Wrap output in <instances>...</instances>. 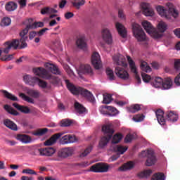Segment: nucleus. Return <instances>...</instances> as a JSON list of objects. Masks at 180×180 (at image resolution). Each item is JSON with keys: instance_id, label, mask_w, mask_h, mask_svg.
Returning a JSON list of instances; mask_svg holds the SVG:
<instances>
[{"instance_id": "obj_6", "label": "nucleus", "mask_w": 180, "mask_h": 180, "mask_svg": "<svg viewBox=\"0 0 180 180\" xmlns=\"http://www.w3.org/2000/svg\"><path fill=\"white\" fill-rule=\"evenodd\" d=\"M102 131L104 133V136L101 139L99 146L101 147V148H103V147H105V146H106L109 141H110L112 137H113L115 130L110 125H104L102 127Z\"/></svg>"}, {"instance_id": "obj_31", "label": "nucleus", "mask_w": 180, "mask_h": 180, "mask_svg": "<svg viewBox=\"0 0 180 180\" xmlns=\"http://www.w3.org/2000/svg\"><path fill=\"white\" fill-rule=\"evenodd\" d=\"M46 67L48 68L49 71L52 72V74H55L56 75H60L61 72L60 71V69L55 65H53L51 63H46Z\"/></svg>"}, {"instance_id": "obj_64", "label": "nucleus", "mask_w": 180, "mask_h": 180, "mask_svg": "<svg viewBox=\"0 0 180 180\" xmlns=\"http://www.w3.org/2000/svg\"><path fill=\"white\" fill-rule=\"evenodd\" d=\"M65 18L68 20L71 19V18H74V13L67 12L66 13H65Z\"/></svg>"}, {"instance_id": "obj_47", "label": "nucleus", "mask_w": 180, "mask_h": 180, "mask_svg": "<svg viewBox=\"0 0 180 180\" xmlns=\"http://www.w3.org/2000/svg\"><path fill=\"white\" fill-rule=\"evenodd\" d=\"M20 98L24 99L26 102H28L29 103H34V100L32 98H30L29 96H26L25 94L21 93L20 94Z\"/></svg>"}, {"instance_id": "obj_5", "label": "nucleus", "mask_w": 180, "mask_h": 180, "mask_svg": "<svg viewBox=\"0 0 180 180\" xmlns=\"http://www.w3.org/2000/svg\"><path fill=\"white\" fill-rule=\"evenodd\" d=\"M33 72L38 77L49 79L51 84L53 85H58L60 84V78L49 74V72L44 68H35L33 69Z\"/></svg>"}, {"instance_id": "obj_56", "label": "nucleus", "mask_w": 180, "mask_h": 180, "mask_svg": "<svg viewBox=\"0 0 180 180\" xmlns=\"http://www.w3.org/2000/svg\"><path fill=\"white\" fill-rule=\"evenodd\" d=\"M141 77L143 82H150L151 81V76L146 73H141Z\"/></svg>"}, {"instance_id": "obj_54", "label": "nucleus", "mask_w": 180, "mask_h": 180, "mask_svg": "<svg viewBox=\"0 0 180 180\" xmlns=\"http://www.w3.org/2000/svg\"><path fill=\"white\" fill-rule=\"evenodd\" d=\"M22 174H27L28 175H37V173L32 169H22Z\"/></svg>"}, {"instance_id": "obj_46", "label": "nucleus", "mask_w": 180, "mask_h": 180, "mask_svg": "<svg viewBox=\"0 0 180 180\" xmlns=\"http://www.w3.org/2000/svg\"><path fill=\"white\" fill-rule=\"evenodd\" d=\"M37 84H38L39 86H40V88H42V89H46V88L47 89H50L51 88V86L47 85V82L40 79L39 78Z\"/></svg>"}, {"instance_id": "obj_14", "label": "nucleus", "mask_w": 180, "mask_h": 180, "mask_svg": "<svg viewBox=\"0 0 180 180\" xmlns=\"http://www.w3.org/2000/svg\"><path fill=\"white\" fill-rule=\"evenodd\" d=\"M91 63L96 70H99L102 67V61L99 53L94 52L91 56Z\"/></svg>"}, {"instance_id": "obj_37", "label": "nucleus", "mask_w": 180, "mask_h": 180, "mask_svg": "<svg viewBox=\"0 0 180 180\" xmlns=\"http://www.w3.org/2000/svg\"><path fill=\"white\" fill-rule=\"evenodd\" d=\"M76 44L79 49H85L86 47V41H85V37H82L77 39L76 41Z\"/></svg>"}, {"instance_id": "obj_30", "label": "nucleus", "mask_w": 180, "mask_h": 180, "mask_svg": "<svg viewBox=\"0 0 180 180\" xmlns=\"http://www.w3.org/2000/svg\"><path fill=\"white\" fill-rule=\"evenodd\" d=\"M173 84L174 82H172L171 77H166L163 79L162 86L164 89H170V88H172Z\"/></svg>"}, {"instance_id": "obj_8", "label": "nucleus", "mask_w": 180, "mask_h": 180, "mask_svg": "<svg viewBox=\"0 0 180 180\" xmlns=\"http://www.w3.org/2000/svg\"><path fill=\"white\" fill-rule=\"evenodd\" d=\"M140 157L144 158L147 157L146 165L147 167H151L154 165L155 162H157V158L154 155V151L151 150H148L147 151L143 150L141 154Z\"/></svg>"}, {"instance_id": "obj_7", "label": "nucleus", "mask_w": 180, "mask_h": 180, "mask_svg": "<svg viewBox=\"0 0 180 180\" xmlns=\"http://www.w3.org/2000/svg\"><path fill=\"white\" fill-rule=\"evenodd\" d=\"M5 48L3 49H0V56L2 55V53L4 54H9V51L11 49L18 50V49H20V42L19 39H14L11 41H8L4 43Z\"/></svg>"}, {"instance_id": "obj_59", "label": "nucleus", "mask_w": 180, "mask_h": 180, "mask_svg": "<svg viewBox=\"0 0 180 180\" xmlns=\"http://www.w3.org/2000/svg\"><path fill=\"white\" fill-rule=\"evenodd\" d=\"M13 58V54H10L5 56H1V61H11Z\"/></svg>"}, {"instance_id": "obj_17", "label": "nucleus", "mask_w": 180, "mask_h": 180, "mask_svg": "<svg viewBox=\"0 0 180 180\" xmlns=\"http://www.w3.org/2000/svg\"><path fill=\"white\" fill-rule=\"evenodd\" d=\"M141 8L143 13L145 16H154V9L151 8V5L148 3H142Z\"/></svg>"}, {"instance_id": "obj_15", "label": "nucleus", "mask_w": 180, "mask_h": 180, "mask_svg": "<svg viewBox=\"0 0 180 180\" xmlns=\"http://www.w3.org/2000/svg\"><path fill=\"white\" fill-rule=\"evenodd\" d=\"M38 153H39L40 155L51 157V155L56 153V148L53 147L41 148L38 149Z\"/></svg>"}, {"instance_id": "obj_27", "label": "nucleus", "mask_w": 180, "mask_h": 180, "mask_svg": "<svg viewBox=\"0 0 180 180\" xmlns=\"http://www.w3.org/2000/svg\"><path fill=\"white\" fill-rule=\"evenodd\" d=\"M13 106H14L17 110H19L22 113H25V115L30 113V108L27 106L20 105L18 103H13Z\"/></svg>"}, {"instance_id": "obj_34", "label": "nucleus", "mask_w": 180, "mask_h": 180, "mask_svg": "<svg viewBox=\"0 0 180 180\" xmlns=\"http://www.w3.org/2000/svg\"><path fill=\"white\" fill-rule=\"evenodd\" d=\"M5 8L8 12H13L18 8V4L14 1H9L6 4Z\"/></svg>"}, {"instance_id": "obj_11", "label": "nucleus", "mask_w": 180, "mask_h": 180, "mask_svg": "<svg viewBox=\"0 0 180 180\" xmlns=\"http://www.w3.org/2000/svg\"><path fill=\"white\" fill-rule=\"evenodd\" d=\"M127 61L129 65V68L134 74H135V78L137 81V84L140 85L141 84V78H140V76L137 74V68H136V63H134V60L131 59V57L127 56Z\"/></svg>"}, {"instance_id": "obj_44", "label": "nucleus", "mask_w": 180, "mask_h": 180, "mask_svg": "<svg viewBox=\"0 0 180 180\" xmlns=\"http://www.w3.org/2000/svg\"><path fill=\"white\" fill-rule=\"evenodd\" d=\"M106 74L110 81H115V79H116V77H115V73H113V70H112V69H110V68H108L106 69Z\"/></svg>"}, {"instance_id": "obj_13", "label": "nucleus", "mask_w": 180, "mask_h": 180, "mask_svg": "<svg viewBox=\"0 0 180 180\" xmlns=\"http://www.w3.org/2000/svg\"><path fill=\"white\" fill-rule=\"evenodd\" d=\"M115 74L118 78L123 79V81H127L130 77L129 72H127L123 68L120 67L115 68Z\"/></svg>"}, {"instance_id": "obj_48", "label": "nucleus", "mask_w": 180, "mask_h": 180, "mask_svg": "<svg viewBox=\"0 0 180 180\" xmlns=\"http://www.w3.org/2000/svg\"><path fill=\"white\" fill-rule=\"evenodd\" d=\"M152 180H165L163 173H156L152 176Z\"/></svg>"}, {"instance_id": "obj_21", "label": "nucleus", "mask_w": 180, "mask_h": 180, "mask_svg": "<svg viewBox=\"0 0 180 180\" xmlns=\"http://www.w3.org/2000/svg\"><path fill=\"white\" fill-rule=\"evenodd\" d=\"M63 134H64L63 132L55 134L49 139L44 142V146H53V144H55V143L57 142V140H58V139H60Z\"/></svg>"}, {"instance_id": "obj_63", "label": "nucleus", "mask_w": 180, "mask_h": 180, "mask_svg": "<svg viewBox=\"0 0 180 180\" xmlns=\"http://www.w3.org/2000/svg\"><path fill=\"white\" fill-rule=\"evenodd\" d=\"M65 70L67 74H68V75H70V77L71 75H74V72L72 71V70H71V68H70V66L68 65L65 66Z\"/></svg>"}, {"instance_id": "obj_40", "label": "nucleus", "mask_w": 180, "mask_h": 180, "mask_svg": "<svg viewBox=\"0 0 180 180\" xmlns=\"http://www.w3.org/2000/svg\"><path fill=\"white\" fill-rule=\"evenodd\" d=\"M4 109L8 112V113H10L11 115H13L14 116H18L19 112L16 111V110L13 109L11 105L6 104L4 105Z\"/></svg>"}, {"instance_id": "obj_60", "label": "nucleus", "mask_w": 180, "mask_h": 180, "mask_svg": "<svg viewBox=\"0 0 180 180\" xmlns=\"http://www.w3.org/2000/svg\"><path fill=\"white\" fill-rule=\"evenodd\" d=\"M108 105L102 106L100 108V112L102 115H108Z\"/></svg>"}, {"instance_id": "obj_55", "label": "nucleus", "mask_w": 180, "mask_h": 180, "mask_svg": "<svg viewBox=\"0 0 180 180\" xmlns=\"http://www.w3.org/2000/svg\"><path fill=\"white\" fill-rule=\"evenodd\" d=\"M92 151V146H89L80 155V157H86Z\"/></svg>"}, {"instance_id": "obj_52", "label": "nucleus", "mask_w": 180, "mask_h": 180, "mask_svg": "<svg viewBox=\"0 0 180 180\" xmlns=\"http://www.w3.org/2000/svg\"><path fill=\"white\" fill-rule=\"evenodd\" d=\"M72 122L70 120H62L60 122L61 127H68V126H71Z\"/></svg>"}, {"instance_id": "obj_58", "label": "nucleus", "mask_w": 180, "mask_h": 180, "mask_svg": "<svg viewBox=\"0 0 180 180\" xmlns=\"http://www.w3.org/2000/svg\"><path fill=\"white\" fill-rule=\"evenodd\" d=\"M134 139V135L128 134L124 138V143H130Z\"/></svg>"}, {"instance_id": "obj_36", "label": "nucleus", "mask_w": 180, "mask_h": 180, "mask_svg": "<svg viewBox=\"0 0 180 180\" xmlns=\"http://www.w3.org/2000/svg\"><path fill=\"white\" fill-rule=\"evenodd\" d=\"M127 147H124L122 145H116L112 146V150L118 154H124L127 151Z\"/></svg>"}, {"instance_id": "obj_20", "label": "nucleus", "mask_w": 180, "mask_h": 180, "mask_svg": "<svg viewBox=\"0 0 180 180\" xmlns=\"http://www.w3.org/2000/svg\"><path fill=\"white\" fill-rule=\"evenodd\" d=\"M79 71L82 74H84V75H89V77L94 75V70L89 65H81Z\"/></svg>"}, {"instance_id": "obj_51", "label": "nucleus", "mask_w": 180, "mask_h": 180, "mask_svg": "<svg viewBox=\"0 0 180 180\" xmlns=\"http://www.w3.org/2000/svg\"><path fill=\"white\" fill-rule=\"evenodd\" d=\"M112 101H113V98H112V96L110 94H106L103 96V103L105 105L110 103Z\"/></svg>"}, {"instance_id": "obj_3", "label": "nucleus", "mask_w": 180, "mask_h": 180, "mask_svg": "<svg viewBox=\"0 0 180 180\" xmlns=\"http://www.w3.org/2000/svg\"><path fill=\"white\" fill-rule=\"evenodd\" d=\"M142 26L148 34L151 35L154 39H160L162 37V33L167 30V24L164 22H159L158 25V30L153 27L151 22L148 21L142 22Z\"/></svg>"}, {"instance_id": "obj_32", "label": "nucleus", "mask_w": 180, "mask_h": 180, "mask_svg": "<svg viewBox=\"0 0 180 180\" xmlns=\"http://www.w3.org/2000/svg\"><path fill=\"white\" fill-rule=\"evenodd\" d=\"M47 131H49V129L47 128H39L35 131L32 132L33 136H36L37 137H41V136H44L46 134Z\"/></svg>"}, {"instance_id": "obj_29", "label": "nucleus", "mask_w": 180, "mask_h": 180, "mask_svg": "<svg viewBox=\"0 0 180 180\" xmlns=\"http://www.w3.org/2000/svg\"><path fill=\"white\" fill-rule=\"evenodd\" d=\"M4 124L6 127L11 129V130H13L14 131H18V125L15 124L13 121L9 119H6L4 121Z\"/></svg>"}, {"instance_id": "obj_38", "label": "nucleus", "mask_w": 180, "mask_h": 180, "mask_svg": "<svg viewBox=\"0 0 180 180\" xmlns=\"http://www.w3.org/2000/svg\"><path fill=\"white\" fill-rule=\"evenodd\" d=\"M134 168V162L130 161L120 167V171H127Z\"/></svg>"}, {"instance_id": "obj_25", "label": "nucleus", "mask_w": 180, "mask_h": 180, "mask_svg": "<svg viewBox=\"0 0 180 180\" xmlns=\"http://www.w3.org/2000/svg\"><path fill=\"white\" fill-rule=\"evenodd\" d=\"M155 115L158 123L164 126L166 122L165 117H164V111L161 109H158L155 111Z\"/></svg>"}, {"instance_id": "obj_18", "label": "nucleus", "mask_w": 180, "mask_h": 180, "mask_svg": "<svg viewBox=\"0 0 180 180\" xmlns=\"http://www.w3.org/2000/svg\"><path fill=\"white\" fill-rule=\"evenodd\" d=\"M23 80L25 84L30 85V86H34L39 82V77H32L30 75H25L23 77Z\"/></svg>"}, {"instance_id": "obj_62", "label": "nucleus", "mask_w": 180, "mask_h": 180, "mask_svg": "<svg viewBox=\"0 0 180 180\" xmlns=\"http://www.w3.org/2000/svg\"><path fill=\"white\" fill-rule=\"evenodd\" d=\"M41 15H50V7H44L41 10Z\"/></svg>"}, {"instance_id": "obj_57", "label": "nucleus", "mask_w": 180, "mask_h": 180, "mask_svg": "<svg viewBox=\"0 0 180 180\" xmlns=\"http://www.w3.org/2000/svg\"><path fill=\"white\" fill-rule=\"evenodd\" d=\"M134 122H143L144 120V115H137L133 117Z\"/></svg>"}, {"instance_id": "obj_28", "label": "nucleus", "mask_w": 180, "mask_h": 180, "mask_svg": "<svg viewBox=\"0 0 180 180\" xmlns=\"http://www.w3.org/2000/svg\"><path fill=\"white\" fill-rule=\"evenodd\" d=\"M0 91L2 92L4 98H6V99H8L9 101H12L13 102L19 101V99L18 98V97H16V96L9 93L8 91L1 90Z\"/></svg>"}, {"instance_id": "obj_45", "label": "nucleus", "mask_w": 180, "mask_h": 180, "mask_svg": "<svg viewBox=\"0 0 180 180\" xmlns=\"http://www.w3.org/2000/svg\"><path fill=\"white\" fill-rule=\"evenodd\" d=\"M107 110H108L109 116H116V115H117V113H119V110H117V109H116L112 106L107 107Z\"/></svg>"}, {"instance_id": "obj_4", "label": "nucleus", "mask_w": 180, "mask_h": 180, "mask_svg": "<svg viewBox=\"0 0 180 180\" xmlns=\"http://www.w3.org/2000/svg\"><path fill=\"white\" fill-rule=\"evenodd\" d=\"M166 6L167 9L162 6H158L156 7V11L162 17L165 18L167 20H171V16L174 18V19H176L178 16H179V11L175 8V6L172 3H167Z\"/></svg>"}, {"instance_id": "obj_41", "label": "nucleus", "mask_w": 180, "mask_h": 180, "mask_svg": "<svg viewBox=\"0 0 180 180\" xmlns=\"http://www.w3.org/2000/svg\"><path fill=\"white\" fill-rule=\"evenodd\" d=\"M141 70L145 72H151V68L146 61L141 62Z\"/></svg>"}, {"instance_id": "obj_26", "label": "nucleus", "mask_w": 180, "mask_h": 180, "mask_svg": "<svg viewBox=\"0 0 180 180\" xmlns=\"http://www.w3.org/2000/svg\"><path fill=\"white\" fill-rule=\"evenodd\" d=\"M74 108L76 113H78L79 115H84V113H86V108L78 101L75 102Z\"/></svg>"}, {"instance_id": "obj_35", "label": "nucleus", "mask_w": 180, "mask_h": 180, "mask_svg": "<svg viewBox=\"0 0 180 180\" xmlns=\"http://www.w3.org/2000/svg\"><path fill=\"white\" fill-rule=\"evenodd\" d=\"M162 82H163L162 78L158 77L154 78L151 81V85H153L154 88H161V86H162Z\"/></svg>"}, {"instance_id": "obj_9", "label": "nucleus", "mask_w": 180, "mask_h": 180, "mask_svg": "<svg viewBox=\"0 0 180 180\" xmlns=\"http://www.w3.org/2000/svg\"><path fill=\"white\" fill-rule=\"evenodd\" d=\"M132 30L138 41H144L146 40V33L140 25L136 22L132 23Z\"/></svg>"}, {"instance_id": "obj_39", "label": "nucleus", "mask_w": 180, "mask_h": 180, "mask_svg": "<svg viewBox=\"0 0 180 180\" xmlns=\"http://www.w3.org/2000/svg\"><path fill=\"white\" fill-rule=\"evenodd\" d=\"M123 139V134L120 133H117L112 136V144H119L120 141H122Z\"/></svg>"}, {"instance_id": "obj_16", "label": "nucleus", "mask_w": 180, "mask_h": 180, "mask_svg": "<svg viewBox=\"0 0 180 180\" xmlns=\"http://www.w3.org/2000/svg\"><path fill=\"white\" fill-rule=\"evenodd\" d=\"M102 38L107 43V44H112L113 41V38L112 37V33L108 28H104L102 30Z\"/></svg>"}, {"instance_id": "obj_1", "label": "nucleus", "mask_w": 180, "mask_h": 180, "mask_svg": "<svg viewBox=\"0 0 180 180\" xmlns=\"http://www.w3.org/2000/svg\"><path fill=\"white\" fill-rule=\"evenodd\" d=\"M65 83L68 91H70L72 95H82V96H84L89 102L95 103V97H94V95H92V93L89 91L82 87L75 86V85L70 82L68 79H65Z\"/></svg>"}, {"instance_id": "obj_23", "label": "nucleus", "mask_w": 180, "mask_h": 180, "mask_svg": "<svg viewBox=\"0 0 180 180\" xmlns=\"http://www.w3.org/2000/svg\"><path fill=\"white\" fill-rule=\"evenodd\" d=\"M16 140L23 143L24 144H29L32 143V137L26 134H17L15 136Z\"/></svg>"}, {"instance_id": "obj_22", "label": "nucleus", "mask_w": 180, "mask_h": 180, "mask_svg": "<svg viewBox=\"0 0 180 180\" xmlns=\"http://www.w3.org/2000/svg\"><path fill=\"white\" fill-rule=\"evenodd\" d=\"M76 139L74 136L68 134L63 136L60 141V144H70L71 143H75Z\"/></svg>"}, {"instance_id": "obj_10", "label": "nucleus", "mask_w": 180, "mask_h": 180, "mask_svg": "<svg viewBox=\"0 0 180 180\" xmlns=\"http://www.w3.org/2000/svg\"><path fill=\"white\" fill-rule=\"evenodd\" d=\"M74 154V149L72 148H64L58 150V157L53 158V161H61V158H68Z\"/></svg>"}, {"instance_id": "obj_24", "label": "nucleus", "mask_w": 180, "mask_h": 180, "mask_svg": "<svg viewBox=\"0 0 180 180\" xmlns=\"http://www.w3.org/2000/svg\"><path fill=\"white\" fill-rule=\"evenodd\" d=\"M115 27L121 37L124 39L127 36V31L126 30V28L122 23L120 22H117L115 24Z\"/></svg>"}, {"instance_id": "obj_19", "label": "nucleus", "mask_w": 180, "mask_h": 180, "mask_svg": "<svg viewBox=\"0 0 180 180\" xmlns=\"http://www.w3.org/2000/svg\"><path fill=\"white\" fill-rule=\"evenodd\" d=\"M166 120L167 122H170V123H175V122H178V119H179V116L174 111H167L165 112Z\"/></svg>"}, {"instance_id": "obj_61", "label": "nucleus", "mask_w": 180, "mask_h": 180, "mask_svg": "<svg viewBox=\"0 0 180 180\" xmlns=\"http://www.w3.org/2000/svg\"><path fill=\"white\" fill-rule=\"evenodd\" d=\"M174 70L179 71L180 70V59H174Z\"/></svg>"}, {"instance_id": "obj_12", "label": "nucleus", "mask_w": 180, "mask_h": 180, "mask_svg": "<svg viewBox=\"0 0 180 180\" xmlns=\"http://www.w3.org/2000/svg\"><path fill=\"white\" fill-rule=\"evenodd\" d=\"M91 172H108L109 166L106 164L99 162L92 165L90 168Z\"/></svg>"}, {"instance_id": "obj_49", "label": "nucleus", "mask_w": 180, "mask_h": 180, "mask_svg": "<svg viewBox=\"0 0 180 180\" xmlns=\"http://www.w3.org/2000/svg\"><path fill=\"white\" fill-rule=\"evenodd\" d=\"M72 5L76 9H80L81 6L85 5V0H80V1L77 2H72Z\"/></svg>"}, {"instance_id": "obj_33", "label": "nucleus", "mask_w": 180, "mask_h": 180, "mask_svg": "<svg viewBox=\"0 0 180 180\" xmlns=\"http://www.w3.org/2000/svg\"><path fill=\"white\" fill-rule=\"evenodd\" d=\"M112 60L117 65H123L124 64V58L120 54L112 56Z\"/></svg>"}, {"instance_id": "obj_42", "label": "nucleus", "mask_w": 180, "mask_h": 180, "mask_svg": "<svg viewBox=\"0 0 180 180\" xmlns=\"http://www.w3.org/2000/svg\"><path fill=\"white\" fill-rule=\"evenodd\" d=\"M151 174H153V170L148 169V170H145L143 172H141L140 173H139L138 176L139 178H148V176H150V175H151Z\"/></svg>"}, {"instance_id": "obj_50", "label": "nucleus", "mask_w": 180, "mask_h": 180, "mask_svg": "<svg viewBox=\"0 0 180 180\" xmlns=\"http://www.w3.org/2000/svg\"><path fill=\"white\" fill-rule=\"evenodd\" d=\"M12 20L8 17H4L1 22V26H9Z\"/></svg>"}, {"instance_id": "obj_2", "label": "nucleus", "mask_w": 180, "mask_h": 180, "mask_svg": "<svg viewBox=\"0 0 180 180\" xmlns=\"http://www.w3.org/2000/svg\"><path fill=\"white\" fill-rule=\"evenodd\" d=\"M26 23H27L26 27L22 30L20 32V50H22V49H26L27 47V43H26V40H27V34L29 33L30 29H36V27H43L44 26V24L41 22H33V19L29 18L26 20Z\"/></svg>"}, {"instance_id": "obj_43", "label": "nucleus", "mask_w": 180, "mask_h": 180, "mask_svg": "<svg viewBox=\"0 0 180 180\" xmlns=\"http://www.w3.org/2000/svg\"><path fill=\"white\" fill-rule=\"evenodd\" d=\"M127 109L131 113H136V112H139V110H141V107L139 104H135L128 107Z\"/></svg>"}, {"instance_id": "obj_53", "label": "nucleus", "mask_w": 180, "mask_h": 180, "mask_svg": "<svg viewBox=\"0 0 180 180\" xmlns=\"http://www.w3.org/2000/svg\"><path fill=\"white\" fill-rule=\"evenodd\" d=\"M29 94L32 98H40V92L37 90H30Z\"/></svg>"}]
</instances>
